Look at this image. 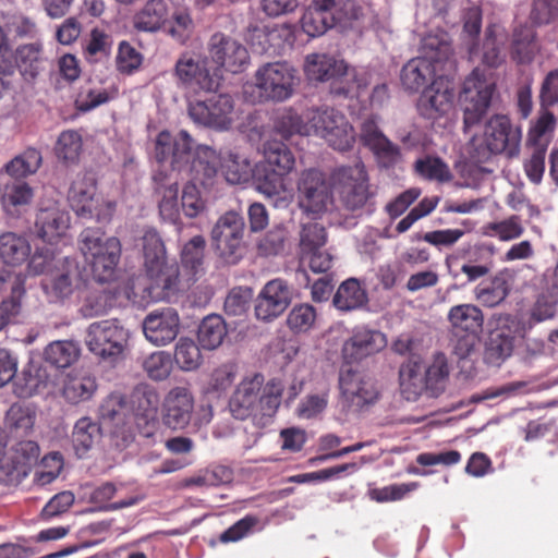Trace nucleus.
Masks as SVG:
<instances>
[{
	"instance_id": "nucleus-1",
	"label": "nucleus",
	"mask_w": 558,
	"mask_h": 558,
	"mask_svg": "<svg viewBox=\"0 0 558 558\" xmlns=\"http://www.w3.org/2000/svg\"><path fill=\"white\" fill-rule=\"evenodd\" d=\"M155 157L159 163L169 162L178 170L192 162V171L205 179L215 177L220 168L230 184L245 183L253 174L252 165L245 156L231 150L218 155L208 146L194 147L192 137L185 131L177 134L160 132L156 138Z\"/></svg>"
},
{
	"instance_id": "nucleus-2",
	"label": "nucleus",
	"mask_w": 558,
	"mask_h": 558,
	"mask_svg": "<svg viewBox=\"0 0 558 558\" xmlns=\"http://www.w3.org/2000/svg\"><path fill=\"white\" fill-rule=\"evenodd\" d=\"M284 137L293 134L317 135L337 150H348L355 142V133L347 118L335 109H312L303 116L289 110L278 122Z\"/></svg>"
},
{
	"instance_id": "nucleus-3",
	"label": "nucleus",
	"mask_w": 558,
	"mask_h": 558,
	"mask_svg": "<svg viewBox=\"0 0 558 558\" xmlns=\"http://www.w3.org/2000/svg\"><path fill=\"white\" fill-rule=\"evenodd\" d=\"M304 72L311 81L331 82L336 94L360 95L371 82L366 70L350 68L343 59L327 53L306 56Z\"/></svg>"
},
{
	"instance_id": "nucleus-4",
	"label": "nucleus",
	"mask_w": 558,
	"mask_h": 558,
	"mask_svg": "<svg viewBox=\"0 0 558 558\" xmlns=\"http://www.w3.org/2000/svg\"><path fill=\"white\" fill-rule=\"evenodd\" d=\"M521 140V128L513 124L508 116L497 113L486 120L482 133L472 135L469 151L477 161L499 154L514 157L519 155Z\"/></svg>"
},
{
	"instance_id": "nucleus-5",
	"label": "nucleus",
	"mask_w": 558,
	"mask_h": 558,
	"mask_svg": "<svg viewBox=\"0 0 558 558\" xmlns=\"http://www.w3.org/2000/svg\"><path fill=\"white\" fill-rule=\"evenodd\" d=\"M77 248L98 281L110 280L121 257V243L99 228H85L77 238Z\"/></svg>"
},
{
	"instance_id": "nucleus-6",
	"label": "nucleus",
	"mask_w": 558,
	"mask_h": 558,
	"mask_svg": "<svg viewBox=\"0 0 558 558\" xmlns=\"http://www.w3.org/2000/svg\"><path fill=\"white\" fill-rule=\"evenodd\" d=\"M162 422L172 430H182L187 427L199 429L213 420L210 404L196 405L195 396L190 386H174L163 398Z\"/></svg>"
},
{
	"instance_id": "nucleus-7",
	"label": "nucleus",
	"mask_w": 558,
	"mask_h": 558,
	"mask_svg": "<svg viewBox=\"0 0 558 558\" xmlns=\"http://www.w3.org/2000/svg\"><path fill=\"white\" fill-rule=\"evenodd\" d=\"M495 87L492 73L482 68H475L465 78L460 95L465 133L478 124L487 113Z\"/></svg>"
},
{
	"instance_id": "nucleus-8",
	"label": "nucleus",
	"mask_w": 558,
	"mask_h": 558,
	"mask_svg": "<svg viewBox=\"0 0 558 558\" xmlns=\"http://www.w3.org/2000/svg\"><path fill=\"white\" fill-rule=\"evenodd\" d=\"M296 203L300 210L314 219L335 209L331 184L318 169L302 171L296 181Z\"/></svg>"
},
{
	"instance_id": "nucleus-9",
	"label": "nucleus",
	"mask_w": 558,
	"mask_h": 558,
	"mask_svg": "<svg viewBox=\"0 0 558 558\" xmlns=\"http://www.w3.org/2000/svg\"><path fill=\"white\" fill-rule=\"evenodd\" d=\"M69 202L78 217L105 222L111 219L116 203L97 192L96 178L92 172L78 173L69 191Z\"/></svg>"
},
{
	"instance_id": "nucleus-10",
	"label": "nucleus",
	"mask_w": 558,
	"mask_h": 558,
	"mask_svg": "<svg viewBox=\"0 0 558 558\" xmlns=\"http://www.w3.org/2000/svg\"><path fill=\"white\" fill-rule=\"evenodd\" d=\"M254 85L245 87V95L248 88H256L257 95L251 96L252 101L275 100L283 101L293 95L298 83L295 70L286 62H269L257 69L255 72Z\"/></svg>"
},
{
	"instance_id": "nucleus-11",
	"label": "nucleus",
	"mask_w": 558,
	"mask_h": 558,
	"mask_svg": "<svg viewBox=\"0 0 558 558\" xmlns=\"http://www.w3.org/2000/svg\"><path fill=\"white\" fill-rule=\"evenodd\" d=\"M174 74L185 88L195 93L215 92L222 80L221 71L207 57L194 52H185L178 59Z\"/></svg>"
},
{
	"instance_id": "nucleus-12",
	"label": "nucleus",
	"mask_w": 558,
	"mask_h": 558,
	"mask_svg": "<svg viewBox=\"0 0 558 558\" xmlns=\"http://www.w3.org/2000/svg\"><path fill=\"white\" fill-rule=\"evenodd\" d=\"M141 246L147 274L163 290L174 289L179 280V268L175 264L168 263L165 244L158 232L154 229L145 230Z\"/></svg>"
},
{
	"instance_id": "nucleus-13",
	"label": "nucleus",
	"mask_w": 558,
	"mask_h": 558,
	"mask_svg": "<svg viewBox=\"0 0 558 558\" xmlns=\"http://www.w3.org/2000/svg\"><path fill=\"white\" fill-rule=\"evenodd\" d=\"M244 222L240 215L228 211L211 229V242L216 253L227 263L235 264L244 253Z\"/></svg>"
},
{
	"instance_id": "nucleus-14",
	"label": "nucleus",
	"mask_w": 558,
	"mask_h": 558,
	"mask_svg": "<svg viewBox=\"0 0 558 558\" xmlns=\"http://www.w3.org/2000/svg\"><path fill=\"white\" fill-rule=\"evenodd\" d=\"M128 339L129 331L117 320L108 319L88 326L85 343L95 355L101 359H110L122 354Z\"/></svg>"
},
{
	"instance_id": "nucleus-15",
	"label": "nucleus",
	"mask_w": 558,
	"mask_h": 558,
	"mask_svg": "<svg viewBox=\"0 0 558 558\" xmlns=\"http://www.w3.org/2000/svg\"><path fill=\"white\" fill-rule=\"evenodd\" d=\"M180 209L187 218H195L202 215L206 209V199L202 196L201 190L194 183L184 185L178 204L177 182L170 183L161 191V201L159 211L163 219L175 222L180 215Z\"/></svg>"
},
{
	"instance_id": "nucleus-16",
	"label": "nucleus",
	"mask_w": 558,
	"mask_h": 558,
	"mask_svg": "<svg viewBox=\"0 0 558 558\" xmlns=\"http://www.w3.org/2000/svg\"><path fill=\"white\" fill-rule=\"evenodd\" d=\"M191 119L215 130H228L235 120L234 104L227 94L210 96L189 105Z\"/></svg>"
},
{
	"instance_id": "nucleus-17",
	"label": "nucleus",
	"mask_w": 558,
	"mask_h": 558,
	"mask_svg": "<svg viewBox=\"0 0 558 558\" xmlns=\"http://www.w3.org/2000/svg\"><path fill=\"white\" fill-rule=\"evenodd\" d=\"M333 182L341 202L348 209L361 208L367 202L368 178L362 162L338 168L333 173Z\"/></svg>"
},
{
	"instance_id": "nucleus-18",
	"label": "nucleus",
	"mask_w": 558,
	"mask_h": 558,
	"mask_svg": "<svg viewBox=\"0 0 558 558\" xmlns=\"http://www.w3.org/2000/svg\"><path fill=\"white\" fill-rule=\"evenodd\" d=\"M293 289L283 279L268 281L255 301V316L258 320L271 322L278 318L291 304Z\"/></svg>"
},
{
	"instance_id": "nucleus-19",
	"label": "nucleus",
	"mask_w": 558,
	"mask_h": 558,
	"mask_svg": "<svg viewBox=\"0 0 558 558\" xmlns=\"http://www.w3.org/2000/svg\"><path fill=\"white\" fill-rule=\"evenodd\" d=\"M210 62L214 68L238 73L243 71L248 62L250 56L246 48L238 40L223 34H215L208 43Z\"/></svg>"
},
{
	"instance_id": "nucleus-20",
	"label": "nucleus",
	"mask_w": 558,
	"mask_h": 558,
	"mask_svg": "<svg viewBox=\"0 0 558 558\" xmlns=\"http://www.w3.org/2000/svg\"><path fill=\"white\" fill-rule=\"evenodd\" d=\"M454 87L439 74L421 95L417 104L420 113L430 120L448 114L454 105Z\"/></svg>"
},
{
	"instance_id": "nucleus-21",
	"label": "nucleus",
	"mask_w": 558,
	"mask_h": 558,
	"mask_svg": "<svg viewBox=\"0 0 558 558\" xmlns=\"http://www.w3.org/2000/svg\"><path fill=\"white\" fill-rule=\"evenodd\" d=\"M77 269L73 260L60 259L54 269L47 272L40 281V288L49 303H59L68 299L74 290Z\"/></svg>"
},
{
	"instance_id": "nucleus-22",
	"label": "nucleus",
	"mask_w": 558,
	"mask_h": 558,
	"mask_svg": "<svg viewBox=\"0 0 558 558\" xmlns=\"http://www.w3.org/2000/svg\"><path fill=\"white\" fill-rule=\"evenodd\" d=\"M339 385L343 402L353 410H361L375 403L379 396L369 379L350 369L340 374Z\"/></svg>"
},
{
	"instance_id": "nucleus-23",
	"label": "nucleus",
	"mask_w": 558,
	"mask_h": 558,
	"mask_svg": "<svg viewBox=\"0 0 558 558\" xmlns=\"http://www.w3.org/2000/svg\"><path fill=\"white\" fill-rule=\"evenodd\" d=\"M146 339L155 345H165L178 335L179 316L171 307L154 311L143 323Z\"/></svg>"
},
{
	"instance_id": "nucleus-24",
	"label": "nucleus",
	"mask_w": 558,
	"mask_h": 558,
	"mask_svg": "<svg viewBox=\"0 0 558 558\" xmlns=\"http://www.w3.org/2000/svg\"><path fill=\"white\" fill-rule=\"evenodd\" d=\"M420 57L439 68V71L453 69V49L448 34L439 27L426 34L421 41Z\"/></svg>"
},
{
	"instance_id": "nucleus-25",
	"label": "nucleus",
	"mask_w": 558,
	"mask_h": 558,
	"mask_svg": "<svg viewBox=\"0 0 558 558\" xmlns=\"http://www.w3.org/2000/svg\"><path fill=\"white\" fill-rule=\"evenodd\" d=\"M35 227L39 239L49 244H56L66 235L70 228V215L53 204L39 210Z\"/></svg>"
},
{
	"instance_id": "nucleus-26",
	"label": "nucleus",
	"mask_w": 558,
	"mask_h": 558,
	"mask_svg": "<svg viewBox=\"0 0 558 558\" xmlns=\"http://www.w3.org/2000/svg\"><path fill=\"white\" fill-rule=\"evenodd\" d=\"M264 378L259 374L244 377L238 385L230 402L231 414L239 420L251 416L258 404Z\"/></svg>"
},
{
	"instance_id": "nucleus-27",
	"label": "nucleus",
	"mask_w": 558,
	"mask_h": 558,
	"mask_svg": "<svg viewBox=\"0 0 558 558\" xmlns=\"http://www.w3.org/2000/svg\"><path fill=\"white\" fill-rule=\"evenodd\" d=\"M36 408L31 403L16 402L13 403L4 416V430L0 429L4 438L5 449L10 451L14 444L8 448L7 434L13 437H26L32 434L36 422ZM21 441H19L20 444Z\"/></svg>"
},
{
	"instance_id": "nucleus-28",
	"label": "nucleus",
	"mask_w": 558,
	"mask_h": 558,
	"mask_svg": "<svg viewBox=\"0 0 558 558\" xmlns=\"http://www.w3.org/2000/svg\"><path fill=\"white\" fill-rule=\"evenodd\" d=\"M333 8L335 0H313L302 16V29L310 37L325 34L327 29L336 26Z\"/></svg>"
},
{
	"instance_id": "nucleus-29",
	"label": "nucleus",
	"mask_w": 558,
	"mask_h": 558,
	"mask_svg": "<svg viewBox=\"0 0 558 558\" xmlns=\"http://www.w3.org/2000/svg\"><path fill=\"white\" fill-rule=\"evenodd\" d=\"M384 333L366 328H356L352 337L343 344V354L350 360H360L374 354L386 347Z\"/></svg>"
},
{
	"instance_id": "nucleus-30",
	"label": "nucleus",
	"mask_w": 558,
	"mask_h": 558,
	"mask_svg": "<svg viewBox=\"0 0 558 558\" xmlns=\"http://www.w3.org/2000/svg\"><path fill=\"white\" fill-rule=\"evenodd\" d=\"M96 378L88 372L74 369L69 372L62 381V397L71 404L88 401L97 391Z\"/></svg>"
},
{
	"instance_id": "nucleus-31",
	"label": "nucleus",
	"mask_w": 558,
	"mask_h": 558,
	"mask_svg": "<svg viewBox=\"0 0 558 558\" xmlns=\"http://www.w3.org/2000/svg\"><path fill=\"white\" fill-rule=\"evenodd\" d=\"M511 274L508 270H501L474 288V299L483 306L495 307L508 296L511 290Z\"/></svg>"
},
{
	"instance_id": "nucleus-32",
	"label": "nucleus",
	"mask_w": 558,
	"mask_h": 558,
	"mask_svg": "<svg viewBox=\"0 0 558 558\" xmlns=\"http://www.w3.org/2000/svg\"><path fill=\"white\" fill-rule=\"evenodd\" d=\"M447 319L452 335H460L461 332L481 333L483 330L484 314L478 306L471 303L452 306L447 314Z\"/></svg>"
},
{
	"instance_id": "nucleus-33",
	"label": "nucleus",
	"mask_w": 558,
	"mask_h": 558,
	"mask_svg": "<svg viewBox=\"0 0 558 558\" xmlns=\"http://www.w3.org/2000/svg\"><path fill=\"white\" fill-rule=\"evenodd\" d=\"M159 407V395L157 390L148 385H138L135 387L130 399V410L132 417L143 420L146 425L156 420Z\"/></svg>"
},
{
	"instance_id": "nucleus-34",
	"label": "nucleus",
	"mask_w": 558,
	"mask_h": 558,
	"mask_svg": "<svg viewBox=\"0 0 558 558\" xmlns=\"http://www.w3.org/2000/svg\"><path fill=\"white\" fill-rule=\"evenodd\" d=\"M205 244V239L202 235H196L183 246L181 252L182 270H179V277L182 276L186 281H195L203 275Z\"/></svg>"
},
{
	"instance_id": "nucleus-35",
	"label": "nucleus",
	"mask_w": 558,
	"mask_h": 558,
	"mask_svg": "<svg viewBox=\"0 0 558 558\" xmlns=\"http://www.w3.org/2000/svg\"><path fill=\"white\" fill-rule=\"evenodd\" d=\"M31 256L28 240L12 231L0 234V260L12 267L21 266Z\"/></svg>"
},
{
	"instance_id": "nucleus-36",
	"label": "nucleus",
	"mask_w": 558,
	"mask_h": 558,
	"mask_svg": "<svg viewBox=\"0 0 558 558\" xmlns=\"http://www.w3.org/2000/svg\"><path fill=\"white\" fill-rule=\"evenodd\" d=\"M440 72L439 68L428 62V60L417 57L410 60L401 71V83L410 92H417L427 82Z\"/></svg>"
},
{
	"instance_id": "nucleus-37",
	"label": "nucleus",
	"mask_w": 558,
	"mask_h": 558,
	"mask_svg": "<svg viewBox=\"0 0 558 558\" xmlns=\"http://www.w3.org/2000/svg\"><path fill=\"white\" fill-rule=\"evenodd\" d=\"M168 21V4L165 0H148L134 16V27L143 32H157Z\"/></svg>"
},
{
	"instance_id": "nucleus-38",
	"label": "nucleus",
	"mask_w": 558,
	"mask_h": 558,
	"mask_svg": "<svg viewBox=\"0 0 558 558\" xmlns=\"http://www.w3.org/2000/svg\"><path fill=\"white\" fill-rule=\"evenodd\" d=\"M556 128V118L549 109L541 108L536 119L531 121L526 144L532 148L545 149L551 141Z\"/></svg>"
},
{
	"instance_id": "nucleus-39",
	"label": "nucleus",
	"mask_w": 558,
	"mask_h": 558,
	"mask_svg": "<svg viewBox=\"0 0 558 558\" xmlns=\"http://www.w3.org/2000/svg\"><path fill=\"white\" fill-rule=\"evenodd\" d=\"M507 40V32L501 25L494 24L487 28L483 45V62L486 65L497 68L505 61Z\"/></svg>"
},
{
	"instance_id": "nucleus-40",
	"label": "nucleus",
	"mask_w": 558,
	"mask_h": 558,
	"mask_svg": "<svg viewBox=\"0 0 558 558\" xmlns=\"http://www.w3.org/2000/svg\"><path fill=\"white\" fill-rule=\"evenodd\" d=\"M100 418L104 424L122 428L130 424L132 415L130 407L121 393L109 395L100 405Z\"/></svg>"
},
{
	"instance_id": "nucleus-41",
	"label": "nucleus",
	"mask_w": 558,
	"mask_h": 558,
	"mask_svg": "<svg viewBox=\"0 0 558 558\" xmlns=\"http://www.w3.org/2000/svg\"><path fill=\"white\" fill-rule=\"evenodd\" d=\"M101 437L99 425L89 417H81L74 425L72 442L78 457H83L90 450Z\"/></svg>"
},
{
	"instance_id": "nucleus-42",
	"label": "nucleus",
	"mask_w": 558,
	"mask_h": 558,
	"mask_svg": "<svg viewBox=\"0 0 558 558\" xmlns=\"http://www.w3.org/2000/svg\"><path fill=\"white\" fill-rule=\"evenodd\" d=\"M367 301V294L359 280L350 278L343 281L335 296L333 304L340 311H352L363 306Z\"/></svg>"
},
{
	"instance_id": "nucleus-43",
	"label": "nucleus",
	"mask_w": 558,
	"mask_h": 558,
	"mask_svg": "<svg viewBox=\"0 0 558 558\" xmlns=\"http://www.w3.org/2000/svg\"><path fill=\"white\" fill-rule=\"evenodd\" d=\"M25 280L26 274L22 271L16 272L11 286L10 296L0 304V316L4 320V326L23 312L26 295Z\"/></svg>"
},
{
	"instance_id": "nucleus-44",
	"label": "nucleus",
	"mask_w": 558,
	"mask_h": 558,
	"mask_svg": "<svg viewBox=\"0 0 558 558\" xmlns=\"http://www.w3.org/2000/svg\"><path fill=\"white\" fill-rule=\"evenodd\" d=\"M227 325L220 315H208L206 316L197 332V339L199 344L206 350L217 349L227 336Z\"/></svg>"
},
{
	"instance_id": "nucleus-45",
	"label": "nucleus",
	"mask_w": 558,
	"mask_h": 558,
	"mask_svg": "<svg viewBox=\"0 0 558 558\" xmlns=\"http://www.w3.org/2000/svg\"><path fill=\"white\" fill-rule=\"evenodd\" d=\"M424 373L428 385V396H439L445 390L450 374L447 356L444 353L434 354Z\"/></svg>"
},
{
	"instance_id": "nucleus-46",
	"label": "nucleus",
	"mask_w": 558,
	"mask_h": 558,
	"mask_svg": "<svg viewBox=\"0 0 558 558\" xmlns=\"http://www.w3.org/2000/svg\"><path fill=\"white\" fill-rule=\"evenodd\" d=\"M400 378L402 392L408 400H416L424 392L428 395L425 373L417 363L407 364L400 372Z\"/></svg>"
},
{
	"instance_id": "nucleus-47",
	"label": "nucleus",
	"mask_w": 558,
	"mask_h": 558,
	"mask_svg": "<svg viewBox=\"0 0 558 558\" xmlns=\"http://www.w3.org/2000/svg\"><path fill=\"white\" fill-rule=\"evenodd\" d=\"M80 356L77 343L68 340H58L49 343L45 351V361L56 367H69Z\"/></svg>"
},
{
	"instance_id": "nucleus-48",
	"label": "nucleus",
	"mask_w": 558,
	"mask_h": 558,
	"mask_svg": "<svg viewBox=\"0 0 558 558\" xmlns=\"http://www.w3.org/2000/svg\"><path fill=\"white\" fill-rule=\"evenodd\" d=\"M41 161V154L37 149L27 148L10 160L3 169L10 177L22 179L36 173Z\"/></svg>"
},
{
	"instance_id": "nucleus-49",
	"label": "nucleus",
	"mask_w": 558,
	"mask_h": 558,
	"mask_svg": "<svg viewBox=\"0 0 558 558\" xmlns=\"http://www.w3.org/2000/svg\"><path fill=\"white\" fill-rule=\"evenodd\" d=\"M524 233V227L519 216H510L499 221L489 222L482 228V234L496 238L502 242L519 239Z\"/></svg>"
},
{
	"instance_id": "nucleus-50",
	"label": "nucleus",
	"mask_w": 558,
	"mask_h": 558,
	"mask_svg": "<svg viewBox=\"0 0 558 558\" xmlns=\"http://www.w3.org/2000/svg\"><path fill=\"white\" fill-rule=\"evenodd\" d=\"M264 167L288 174L294 168V157L287 146L280 142L267 143L264 147Z\"/></svg>"
},
{
	"instance_id": "nucleus-51",
	"label": "nucleus",
	"mask_w": 558,
	"mask_h": 558,
	"mask_svg": "<svg viewBox=\"0 0 558 558\" xmlns=\"http://www.w3.org/2000/svg\"><path fill=\"white\" fill-rule=\"evenodd\" d=\"M193 28V20L187 8H174L171 12L168 10V21L163 29L180 43H184Z\"/></svg>"
},
{
	"instance_id": "nucleus-52",
	"label": "nucleus",
	"mask_w": 558,
	"mask_h": 558,
	"mask_svg": "<svg viewBox=\"0 0 558 558\" xmlns=\"http://www.w3.org/2000/svg\"><path fill=\"white\" fill-rule=\"evenodd\" d=\"M534 38L535 33L530 26L517 28L512 41L513 58L521 63L530 62L537 50Z\"/></svg>"
},
{
	"instance_id": "nucleus-53",
	"label": "nucleus",
	"mask_w": 558,
	"mask_h": 558,
	"mask_svg": "<svg viewBox=\"0 0 558 558\" xmlns=\"http://www.w3.org/2000/svg\"><path fill=\"white\" fill-rule=\"evenodd\" d=\"M317 314L314 306L299 304L292 307L287 316V325L295 333H305L314 328Z\"/></svg>"
},
{
	"instance_id": "nucleus-54",
	"label": "nucleus",
	"mask_w": 558,
	"mask_h": 558,
	"mask_svg": "<svg viewBox=\"0 0 558 558\" xmlns=\"http://www.w3.org/2000/svg\"><path fill=\"white\" fill-rule=\"evenodd\" d=\"M82 136L78 132L68 130L62 132L56 144V155L64 162H75L82 151Z\"/></svg>"
},
{
	"instance_id": "nucleus-55",
	"label": "nucleus",
	"mask_w": 558,
	"mask_h": 558,
	"mask_svg": "<svg viewBox=\"0 0 558 558\" xmlns=\"http://www.w3.org/2000/svg\"><path fill=\"white\" fill-rule=\"evenodd\" d=\"M174 361L183 371L198 368L202 363V354L197 344L189 338H181L175 344Z\"/></svg>"
},
{
	"instance_id": "nucleus-56",
	"label": "nucleus",
	"mask_w": 558,
	"mask_h": 558,
	"mask_svg": "<svg viewBox=\"0 0 558 558\" xmlns=\"http://www.w3.org/2000/svg\"><path fill=\"white\" fill-rule=\"evenodd\" d=\"M327 234L325 228L318 222L302 226L300 232L301 255L325 247Z\"/></svg>"
},
{
	"instance_id": "nucleus-57",
	"label": "nucleus",
	"mask_w": 558,
	"mask_h": 558,
	"mask_svg": "<svg viewBox=\"0 0 558 558\" xmlns=\"http://www.w3.org/2000/svg\"><path fill=\"white\" fill-rule=\"evenodd\" d=\"M283 173L270 170L266 167L257 170V190L267 197H272L286 191Z\"/></svg>"
},
{
	"instance_id": "nucleus-58",
	"label": "nucleus",
	"mask_w": 558,
	"mask_h": 558,
	"mask_svg": "<svg viewBox=\"0 0 558 558\" xmlns=\"http://www.w3.org/2000/svg\"><path fill=\"white\" fill-rule=\"evenodd\" d=\"M143 367L153 380H165L171 373L172 359L169 353L158 351L144 360Z\"/></svg>"
},
{
	"instance_id": "nucleus-59",
	"label": "nucleus",
	"mask_w": 558,
	"mask_h": 558,
	"mask_svg": "<svg viewBox=\"0 0 558 558\" xmlns=\"http://www.w3.org/2000/svg\"><path fill=\"white\" fill-rule=\"evenodd\" d=\"M62 468L63 460L60 453H49L43 458L37 471L35 472V483L39 486L50 484L59 476Z\"/></svg>"
},
{
	"instance_id": "nucleus-60",
	"label": "nucleus",
	"mask_w": 558,
	"mask_h": 558,
	"mask_svg": "<svg viewBox=\"0 0 558 558\" xmlns=\"http://www.w3.org/2000/svg\"><path fill=\"white\" fill-rule=\"evenodd\" d=\"M416 172L427 180H435L438 182H447L451 179V173L446 163L439 158L427 157L417 160L415 163Z\"/></svg>"
},
{
	"instance_id": "nucleus-61",
	"label": "nucleus",
	"mask_w": 558,
	"mask_h": 558,
	"mask_svg": "<svg viewBox=\"0 0 558 558\" xmlns=\"http://www.w3.org/2000/svg\"><path fill=\"white\" fill-rule=\"evenodd\" d=\"M283 387L280 381L270 380L259 393L258 404L263 415L272 416L280 407Z\"/></svg>"
},
{
	"instance_id": "nucleus-62",
	"label": "nucleus",
	"mask_w": 558,
	"mask_h": 558,
	"mask_svg": "<svg viewBox=\"0 0 558 558\" xmlns=\"http://www.w3.org/2000/svg\"><path fill=\"white\" fill-rule=\"evenodd\" d=\"M64 257H57L52 252L43 248H36L27 264V272L32 276H47L54 269L56 264Z\"/></svg>"
},
{
	"instance_id": "nucleus-63",
	"label": "nucleus",
	"mask_w": 558,
	"mask_h": 558,
	"mask_svg": "<svg viewBox=\"0 0 558 558\" xmlns=\"http://www.w3.org/2000/svg\"><path fill=\"white\" fill-rule=\"evenodd\" d=\"M557 302L558 295H553L551 291L549 294L538 295L530 310V326L553 318L556 314Z\"/></svg>"
},
{
	"instance_id": "nucleus-64",
	"label": "nucleus",
	"mask_w": 558,
	"mask_h": 558,
	"mask_svg": "<svg viewBox=\"0 0 558 558\" xmlns=\"http://www.w3.org/2000/svg\"><path fill=\"white\" fill-rule=\"evenodd\" d=\"M33 196V189L27 183L19 181L4 186L2 203L4 207L27 205L32 202Z\"/></svg>"
}]
</instances>
